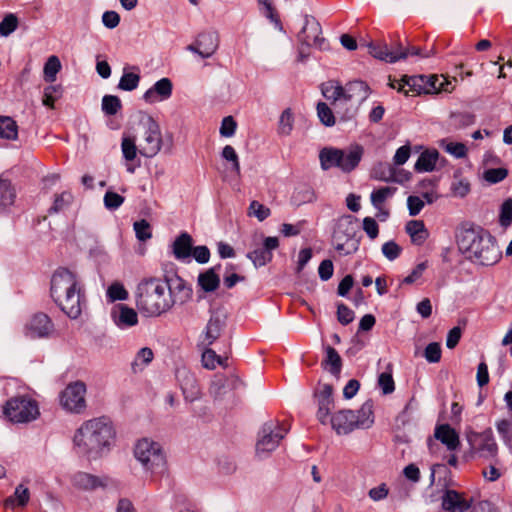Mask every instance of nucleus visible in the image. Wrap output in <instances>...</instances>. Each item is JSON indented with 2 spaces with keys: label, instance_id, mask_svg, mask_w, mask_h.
<instances>
[{
  "label": "nucleus",
  "instance_id": "a18cd8bd",
  "mask_svg": "<svg viewBox=\"0 0 512 512\" xmlns=\"http://www.w3.org/2000/svg\"><path fill=\"white\" fill-rule=\"evenodd\" d=\"M294 125V117L290 108L285 109L278 121V134L288 136L291 134Z\"/></svg>",
  "mask_w": 512,
  "mask_h": 512
},
{
  "label": "nucleus",
  "instance_id": "680f3d73",
  "mask_svg": "<svg viewBox=\"0 0 512 512\" xmlns=\"http://www.w3.org/2000/svg\"><path fill=\"white\" fill-rule=\"evenodd\" d=\"M237 123L232 116H226L222 119L219 133L222 137L230 138L234 136Z\"/></svg>",
  "mask_w": 512,
  "mask_h": 512
},
{
  "label": "nucleus",
  "instance_id": "4468645a",
  "mask_svg": "<svg viewBox=\"0 0 512 512\" xmlns=\"http://www.w3.org/2000/svg\"><path fill=\"white\" fill-rule=\"evenodd\" d=\"M163 281L167 285V296L172 302L171 308L174 305H183L192 298V288L181 277L175 275Z\"/></svg>",
  "mask_w": 512,
  "mask_h": 512
},
{
  "label": "nucleus",
  "instance_id": "338daca9",
  "mask_svg": "<svg viewBox=\"0 0 512 512\" xmlns=\"http://www.w3.org/2000/svg\"><path fill=\"white\" fill-rule=\"evenodd\" d=\"M378 385L382 389L383 394L387 395L395 390V384L391 373L384 372L378 377Z\"/></svg>",
  "mask_w": 512,
  "mask_h": 512
},
{
  "label": "nucleus",
  "instance_id": "aec40b11",
  "mask_svg": "<svg viewBox=\"0 0 512 512\" xmlns=\"http://www.w3.org/2000/svg\"><path fill=\"white\" fill-rule=\"evenodd\" d=\"M333 389L331 385L325 384L317 394L318 399V411H317V419L322 424L330 423V411L333 408V398H332Z\"/></svg>",
  "mask_w": 512,
  "mask_h": 512
},
{
  "label": "nucleus",
  "instance_id": "4c0bfd02",
  "mask_svg": "<svg viewBox=\"0 0 512 512\" xmlns=\"http://www.w3.org/2000/svg\"><path fill=\"white\" fill-rule=\"evenodd\" d=\"M255 245L256 247L247 253V258H249L256 267L264 266L272 260V253L264 247H260L259 242L256 240Z\"/></svg>",
  "mask_w": 512,
  "mask_h": 512
},
{
  "label": "nucleus",
  "instance_id": "f257e3e1",
  "mask_svg": "<svg viewBox=\"0 0 512 512\" xmlns=\"http://www.w3.org/2000/svg\"><path fill=\"white\" fill-rule=\"evenodd\" d=\"M112 423L104 418L85 421L75 432L73 445L76 453L88 459H97L107 453L114 441Z\"/></svg>",
  "mask_w": 512,
  "mask_h": 512
},
{
  "label": "nucleus",
  "instance_id": "c9c22d12",
  "mask_svg": "<svg viewBox=\"0 0 512 512\" xmlns=\"http://www.w3.org/2000/svg\"><path fill=\"white\" fill-rule=\"evenodd\" d=\"M439 153L437 150L425 151L421 153L415 163V170L418 172H430L434 170L438 160Z\"/></svg>",
  "mask_w": 512,
  "mask_h": 512
},
{
  "label": "nucleus",
  "instance_id": "37998d69",
  "mask_svg": "<svg viewBox=\"0 0 512 512\" xmlns=\"http://www.w3.org/2000/svg\"><path fill=\"white\" fill-rule=\"evenodd\" d=\"M61 70V62L55 55L50 56L44 64L43 74L46 82L52 83L56 80L58 72Z\"/></svg>",
  "mask_w": 512,
  "mask_h": 512
},
{
  "label": "nucleus",
  "instance_id": "5701e85b",
  "mask_svg": "<svg viewBox=\"0 0 512 512\" xmlns=\"http://www.w3.org/2000/svg\"><path fill=\"white\" fill-rule=\"evenodd\" d=\"M370 94V88L367 83L361 80H354L346 84L344 87V102H352L361 104Z\"/></svg>",
  "mask_w": 512,
  "mask_h": 512
},
{
  "label": "nucleus",
  "instance_id": "6e6552de",
  "mask_svg": "<svg viewBox=\"0 0 512 512\" xmlns=\"http://www.w3.org/2000/svg\"><path fill=\"white\" fill-rule=\"evenodd\" d=\"M288 429L277 421H268L263 424L256 442V456L264 459L269 456L286 436Z\"/></svg>",
  "mask_w": 512,
  "mask_h": 512
},
{
  "label": "nucleus",
  "instance_id": "79ce46f5",
  "mask_svg": "<svg viewBox=\"0 0 512 512\" xmlns=\"http://www.w3.org/2000/svg\"><path fill=\"white\" fill-rule=\"evenodd\" d=\"M153 358H154V354L150 348H148V347L141 348L137 352L135 359L131 364V368H132L133 372L137 373V372L141 371L146 365H148L153 360Z\"/></svg>",
  "mask_w": 512,
  "mask_h": 512
},
{
  "label": "nucleus",
  "instance_id": "b1692460",
  "mask_svg": "<svg viewBox=\"0 0 512 512\" xmlns=\"http://www.w3.org/2000/svg\"><path fill=\"white\" fill-rule=\"evenodd\" d=\"M442 508L449 512H464L470 508V503L457 491L446 489L442 495Z\"/></svg>",
  "mask_w": 512,
  "mask_h": 512
},
{
  "label": "nucleus",
  "instance_id": "09e8293b",
  "mask_svg": "<svg viewBox=\"0 0 512 512\" xmlns=\"http://www.w3.org/2000/svg\"><path fill=\"white\" fill-rule=\"evenodd\" d=\"M122 108L121 100L114 95H105L102 98V111L108 115L113 116L117 114Z\"/></svg>",
  "mask_w": 512,
  "mask_h": 512
},
{
  "label": "nucleus",
  "instance_id": "864d4df0",
  "mask_svg": "<svg viewBox=\"0 0 512 512\" xmlns=\"http://www.w3.org/2000/svg\"><path fill=\"white\" fill-rule=\"evenodd\" d=\"M62 95L61 85H49L44 89L43 105L54 108L55 101Z\"/></svg>",
  "mask_w": 512,
  "mask_h": 512
},
{
  "label": "nucleus",
  "instance_id": "72a5a7b5",
  "mask_svg": "<svg viewBox=\"0 0 512 512\" xmlns=\"http://www.w3.org/2000/svg\"><path fill=\"white\" fill-rule=\"evenodd\" d=\"M354 419L357 429H365L372 426L374 423L372 402L366 401L358 411H354Z\"/></svg>",
  "mask_w": 512,
  "mask_h": 512
},
{
  "label": "nucleus",
  "instance_id": "bb28decb",
  "mask_svg": "<svg viewBox=\"0 0 512 512\" xmlns=\"http://www.w3.org/2000/svg\"><path fill=\"white\" fill-rule=\"evenodd\" d=\"M224 326V319L219 314H212L203 332L202 343L206 346L212 345L220 337Z\"/></svg>",
  "mask_w": 512,
  "mask_h": 512
},
{
  "label": "nucleus",
  "instance_id": "7c9ffc66",
  "mask_svg": "<svg viewBox=\"0 0 512 512\" xmlns=\"http://www.w3.org/2000/svg\"><path fill=\"white\" fill-rule=\"evenodd\" d=\"M218 36L213 32L201 33L197 38V45L201 47L200 56L202 58L211 57L218 48Z\"/></svg>",
  "mask_w": 512,
  "mask_h": 512
},
{
  "label": "nucleus",
  "instance_id": "5fc2aeb1",
  "mask_svg": "<svg viewBox=\"0 0 512 512\" xmlns=\"http://www.w3.org/2000/svg\"><path fill=\"white\" fill-rule=\"evenodd\" d=\"M451 190L454 196L463 198L470 192V183L467 179L454 174Z\"/></svg>",
  "mask_w": 512,
  "mask_h": 512
},
{
  "label": "nucleus",
  "instance_id": "69168bd1",
  "mask_svg": "<svg viewBox=\"0 0 512 512\" xmlns=\"http://www.w3.org/2000/svg\"><path fill=\"white\" fill-rule=\"evenodd\" d=\"M124 202V197L121 195L107 191L104 195V205L109 210H116L119 208Z\"/></svg>",
  "mask_w": 512,
  "mask_h": 512
},
{
  "label": "nucleus",
  "instance_id": "49530a36",
  "mask_svg": "<svg viewBox=\"0 0 512 512\" xmlns=\"http://www.w3.org/2000/svg\"><path fill=\"white\" fill-rule=\"evenodd\" d=\"M139 82L140 75L138 73L128 72L124 69L118 83V88L123 91H133L138 87Z\"/></svg>",
  "mask_w": 512,
  "mask_h": 512
},
{
  "label": "nucleus",
  "instance_id": "473e14b6",
  "mask_svg": "<svg viewBox=\"0 0 512 512\" xmlns=\"http://www.w3.org/2000/svg\"><path fill=\"white\" fill-rule=\"evenodd\" d=\"M73 485L83 490H93L105 486L104 482L97 476L85 472H78L72 478Z\"/></svg>",
  "mask_w": 512,
  "mask_h": 512
},
{
  "label": "nucleus",
  "instance_id": "f03ea898",
  "mask_svg": "<svg viewBox=\"0 0 512 512\" xmlns=\"http://www.w3.org/2000/svg\"><path fill=\"white\" fill-rule=\"evenodd\" d=\"M459 249L480 265L492 266L501 258V251L495 237L480 226L464 223L457 232Z\"/></svg>",
  "mask_w": 512,
  "mask_h": 512
},
{
  "label": "nucleus",
  "instance_id": "39448f33",
  "mask_svg": "<svg viewBox=\"0 0 512 512\" xmlns=\"http://www.w3.org/2000/svg\"><path fill=\"white\" fill-rule=\"evenodd\" d=\"M364 153L361 145H351L347 149L323 148L320 151L319 159L321 168L329 170L337 167L345 173L353 171L359 164Z\"/></svg>",
  "mask_w": 512,
  "mask_h": 512
},
{
  "label": "nucleus",
  "instance_id": "4d7b16f0",
  "mask_svg": "<svg viewBox=\"0 0 512 512\" xmlns=\"http://www.w3.org/2000/svg\"><path fill=\"white\" fill-rule=\"evenodd\" d=\"M317 114L322 124L325 126H333L335 124V117L331 108L324 102L317 104Z\"/></svg>",
  "mask_w": 512,
  "mask_h": 512
},
{
  "label": "nucleus",
  "instance_id": "9d476101",
  "mask_svg": "<svg viewBox=\"0 0 512 512\" xmlns=\"http://www.w3.org/2000/svg\"><path fill=\"white\" fill-rule=\"evenodd\" d=\"M402 81L403 84L400 85L398 91L405 95H410V93L415 95L432 94L446 90L443 87V82H440L436 75L404 76Z\"/></svg>",
  "mask_w": 512,
  "mask_h": 512
},
{
  "label": "nucleus",
  "instance_id": "a878e982",
  "mask_svg": "<svg viewBox=\"0 0 512 512\" xmlns=\"http://www.w3.org/2000/svg\"><path fill=\"white\" fill-rule=\"evenodd\" d=\"M171 247L175 259L183 262L189 260L193 249V238L187 232H182L176 237Z\"/></svg>",
  "mask_w": 512,
  "mask_h": 512
},
{
  "label": "nucleus",
  "instance_id": "a211bd4d",
  "mask_svg": "<svg viewBox=\"0 0 512 512\" xmlns=\"http://www.w3.org/2000/svg\"><path fill=\"white\" fill-rule=\"evenodd\" d=\"M355 233V227L351 220V217L341 218L334 230L333 238L337 242L336 250L344 252L345 254L351 253V250L346 249L345 246L349 242Z\"/></svg>",
  "mask_w": 512,
  "mask_h": 512
},
{
  "label": "nucleus",
  "instance_id": "603ef678",
  "mask_svg": "<svg viewBox=\"0 0 512 512\" xmlns=\"http://www.w3.org/2000/svg\"><path fill=\"white\" fill-rule=\"evenodd\" d=\"M221 156L224 160L231 163V171L237 176L240 175V161L236 150L231 145H226L221 152Z\"/></svg>",
  "mask_w": 512,
  "mask_h": 512
},
{
  "label": "nucleus",
  "instance_id": "f8f14e48",
  "mask_svg": "<svg viewBox=\"0 0 512 512\" xmlns=\"http://www.w3.org/2000/svg\"><path fill=\"white\" fill-rule=\"evenodd\" d=\"M86 385L82 381L69 383L60 394L61 407L70 413L80 414L86 409Z\"/></svg>",
  "mask_w": 512,
  "mask_h": 512
},
{
  "label": "nucleus",
  "instance_id": "7ed1b4c3",
  "mask_svg": "<svg viewBox=\"0 0 512 512\" xmlns=\"http://www.w3.org/2000/svg\"><path fill=\"white\" fill-rule=\"evenodd\" d=\"M51 296L61 310L71 319H77L85 305V295L80 280L67 268L57 269L51 278Z\"/></svg>",
  "mask_w": 512,
  "mask_h": 512
},
{
  "label": "nucleus",
  "instance_id": "c03bdc74",
  "mask_svg": "<svg viewBox=\"0 0 512 512\" xmlns=\"http://www.w3.org/2000/svg\"><path fill=\"white\" fill-rule=\"evenodd\" d=\"M371 176L376 180L388 182L394 180L395 170L391 164L378 163L373 167Z\"/></svg>",
  "mask_w": 512,
  "mask_h": 512
},
{
  "label": "nucleus",
  "instance_id": "9b49d317",
  "mask_svg": "<svg viewBox=\"0 0 512 512\" xmlns=\"http://www.w3.org/2000/svg\"><path fill=\"white\" fill-rule=\"evenodd\" d=\"M466 438L471 452L478 457L491 460L497 456L498 446L491 429L483 432L468 431Z\"/></svg>",
  "mask_w": 512,
  "mask_h": 512
},
{
  "label": "nucleus",
  "instance_id": "393cba45",
  "mask_svg": "<svg viewBox=\"0 0 512 512\" xmlns=\"http://www.w3.org/2000/svg\"><path fill=\"white\" fill-rule=\"evenodd\" d=\"M177 377L185 398L189 401L198 399L200 396V389L195 376L189 371L182 369L178 370Z\"/></svg>",
  "mask_w": 512,
  "mask_h": 512
},
{
  "label": "nucleus",
  "instance_id": "f3484780",
  "mask_svg": "<svg viewBox=\"0 0 512 512\" xmlns=\"http://www.w3.org/2000/svg\"><path fill=\"white\" fill-rule=\"evenodd\" d=\"M54 331L51 319L44 313H37L25 325V335L31 339L50 336Z\"/></svg>",
  "mask_w": 512,
  "mask_h": 512
},
{
  "label": "nucleus",
  "instance_id": "2f4dec72",
  "mask_svg": "<svg viewBox=\"0 0 512 512\" xmlns=\"http://www.w3.org/2000/svg\"><path fill=\"white\" fill-rule=\"evenodd\" d=\"M321 91L327 100L332 101L335 108L339 103L344 102V87L336 81H327L323 83Z\"/></svg>",
  "mask_w": 512,
  "mask_h": 512
},
{
  "label": "nucleus",
  "instance_id": "cd10ccee",
  "mask_svg": "<svg viewBox=\"0 0 512 512\" xmlns=\"http://www.w3.org/2000/svg\"><path fill=\"white\" fill-rule=\"evenodd\" d=\"M434 436L450 451L456 450L460 445L459 435L448 424L436 427Z\"/></svg>",
  "mask_w": 512,
  "mask_h": 512
},
{
  "label": "nucleus",
  "instance_id": "c756f323",
  "mask_svg": "<svg viewBox=\"0 0 512 512\" xmlns=\"http://www.w3.org/2000/svg\"><path fill=\"white\" fill-rule=\"evenodd\" d=\"M405 230L415 245H422L429 236V232L421 220L408 221Z\"/></svg>",
  "mask_w": 512,
  "mask_h": 512
},
{
  "label": "nucleus",
  "instance_id": "412c9836",
  "mask_svg": "<svg viewBox=\"0 0 512 512\" xmlns=\"http://www.w3.org/2000/svg\"><path fill=\"white\" fill-rule=\"evenodd\" d=\"M111 317L115 325L121 329L133 327L138 324L137 312L125 304L114 306Z\"/></svg>",
  "mask_w": 512,
  "mask_h": 512
},
{
  "label": "nucleus",
  "instance_id": "3c124183",
  "mask_svg": "<svg viewBox=\"0 0 512 512\" xmlns=\"http://www.w3.org/2000/svg\"><path fill=\"white\" fill-rule=\"evenodd\" d=\"M106 295L110 302H115L118 300L124 301V300H127L129 297L128 291L125 289L123 284H121L120 282L112 283L108 287Z\"/></svg>",
  "mask_w": 512,
  "mask_h": 512
},
{
  "label": "nucleus",
  "instance_id": "052dcab7",
  "mask_svg": "<svg viewBox=\"0 0 512 512\" xmlns=\"http://www.w3.org/2000/svg\"><path fill=\"white\" fill-rule=\"evenodd\" d=\"M508 175L506 168H490L484 172V179L492 184H496L504 180Z\"/></svg>",
  "mask_w": 512,
  "mask_h": 512
},
{
  "label": "nucleus",
  "instance_id": "a19ab883",
  "mask_svg": "<svg viewBox=\"0 0 512 512\" xmlns=\"http://www.w3.org/2000/svg\"><path fill=\"white\" fill-rule=\"evenodd\" d=\"M395 191L396 188L389 186L381 187L377 190H374L370 196L372 205L377 210H381L384 202L387 199L391 198L394 195Z\"/></svg>",
  "mask_w": 512,
  "mask_h": 512
},
{
  "label": "nucleus",
  "instance_id": "0eeeda50",
  "mask_svg": "<svg viewBox=\"0 0 512 512\" xmlns=\"http://www.w3.org/2000/svg\"><path fill=\"white\" fill-rule=\"evenodd\" d=\"M3 414L12 423H27L35 420L40 412L35 400L27 396H16L5 403Z\"/></svg>",
  "mask_w": 512,
  "mask_h": 512
},
{
  "label": "nucleus",
  "instance_id": "58836bf2",
  "mask_svg": "<svg viewBox=\"0 0 512 512\" xmlns=\"http://www.w3.org/2000/svg\"><path fill=\"white\" fill-rule=\"evenodd\" d=\"M475 122V115L468 111H457L450 114V125L454 129L468 127Z\"/></svg>",
  "mask_w": 512,
  "mask_h": 512
},
{
  "label": "nucleus",
  "instance_id": "de8ad7c7",
  "mask_svg": "<svg viewBox=\"0 0 512 512\" xmlns=\"http://www.w3.org/2000/svg\"><path fill=\"white\" fill-rule=\"evenodd\" d=\"M326 365H329V371L333 375H338L341 371L342 360L338 352L331 346L326 348V359L324 361Z\"/></svg>",
  "mask_w": 512,
  "mask_h": 512
},
{
  "label": "nucleus",
  "instance_id": "bf43d9fd",
  "mask_svg": "<svg viewBox=\"0 0 512 512\" xmlns=\"http://www.w3.org/2000/svg\"><path fill=\"white\" fill-rule=\"evenodd\" d=\"M133 227L138 240L147 241L152 237L151 226L145 219L136 221Z\"/></svg>",
  "mask_w": 512,
  "mask_h": 512
},
{
  "label": "nucleus",
  "instance_id": "f704fd0d",
  "mask_svg": "<svg viewBox=\"0 0 512 512\" xmlns=\"http://www.w3.org/2000/svg\"><path fill=\"white\" fill-rule=\"evenodd\" d=\"M30 499V491L23 484H19L13 495L9 496L4 501L5 508L15 509L16 507H24Z\"/></svg>",
  "mask_w": 512,
  "mask_h": 512
},
{
  "label": "nucleus",
  "instance_id": "2eb2a0df",
  "mask_svg": "<svg viewBox=\"0 0 512 512\" xmlns=\"http://www.w3.org/2000/svg\"><path fill=\"white\" fill-rule=\"evenodd\" d=\"M244 386L243 381L236 375L217 374L211 381L209 393L215 399H223L229 392Z\"/></svg>",
  "mask_w": 512,
  "mask_h": 512
},
{
  "label": "nucleus",
  "instance_id": "dca6fc26",
  "mask_svg": "<svg viewBox=\"0 0 512 512\" xmlns=\"http://www.w3.org/2000/svg\"><path fill=\"white\" fill-rule=\"evenodd\" d=\"M369 53L377 59L395 63L401 59H406L408 57V51L403 49L401 44H395V46L389 47L386 43H369L368 44Z\"/></svg>",
  "mask_w": 512,
  "mask_h": 512
},
{
  "label": "nucleus",
  "instance_id": "c85d7f7f",
  "mask_svg": "<svg viewBox=\"0 0 512 512\" xmlns=\"http://www.w3.org/2000/svg\"><path fill=\"white\" fill-rule=\"evenodd\" d=\"M220 265L209 268L203 273L198 275V285L205 292H214L220 285V278L217 274V270Z\"/></svg>",
  "mask_w": 512,
  "mask_h": 512
},
{
  "label": "nucleus",
  "instance_id": "e433bc0d",
  "mask_svg": "<svg viewBox=\"0 0 512 512\" xmlns=\"http://www.w3.org/2000/svg\"><path fill=\"white\" fill-rule=\"evenodd\" d=\"M18 125L9 116H0V137L7 140H16Z\"/></svg>",
  "mask_w": 512,
  "mask_h": 512
},
{
  "label": "nucleus",
  "instance_id": "ddd939ff",
  "mask_svg": "<svg viewBox=\"0 0 512 512\" xmlns=\"http://www.w3.org/2000/svg\"><path fill=\"white\" fill-rule=\"evenodd\" d=\"M322 28L317 19L310 15L304 16V25L297 38L302 46L322 48L325 39L321 36Z\"/></svg>",
  "mask_w": 512,
  "mask_h": 512
},
{
  "label": "nucleus",
  "instance_id": "423d86ee",
  "mask_svg": "<svg viewBox=\"0 0 512 512\" xmlns=\"http://www.w3.org/2000/svg\"><path fill=\"white\" fill-rule=\"evenodd\" d=\"M134 456L142 467L151 472H159L165 468L166 456L160 443L143 438L134 448Z\"/></svg>",
  "mask_w": 512,
  "mask_h": 512
},
{
  "label": "nucleus",
  "instance_id": "8fccbe9b",
  "mask_svg": "<svg viewBox=\"0 0 512 512\" xmlns=\"http://www.w3.org/2000/svg\"><path fill=\"white\" fill-rule=\"evenodd\" d=\"M121 150L125 160L133 161L139 152L135 138L129 136L123 137L121 142Z\"/></svg>",
  "mask_w": 512,
  "mask_h": 512
},
{
  "label": "nucleus",
  "instance_id": "1a4fd4ad",
  "mask_svg": "<svg viewBox=\"0 0 512 512\" xmlns=\"http://www.w3.org/2000/svg\"><path fill=\"white\" fill-rule=\"evenodd\" d=\"M143 126L142 141L139 144V153L147 158L156 156L162 147V134L158 122L150 115L141 119Z\"/></svg>",
  "mask_w": 512,
  "mask_h": 512
},
{
  "label": "nucleus",
  "instance_id": "e2e57ef3",
  "mask_svg": "<svg viewBox=\"0 0 512 512\" xmlns=\"http://www.w3.org/2000/svg\"><path fill=\"white\" fill-rule=\"evenodd\" d=\"M424 357L430 363H437L441 359V347L437 342L429 343L424 350Z\"/></svg>",
  "mask_w": 512,
  "mask_h": 512
},
{
  "label": "nucleus",
  "instance_id": "0e129e2a",
  "mask_svg": "<svg viewBox=\"0 0 512 512\" xmlns=\"http://www.w3.org/2000/svg\"><path fill=\"white\" fill-rule=\"evenodd\" d=\"M72 200L73 196L70 192H62L61 194L56 196L53 206L50 208V210L53 212H59L68 207L71 204Z\"/></svg>",
  "mask_w": 512,
  "mask_h": 512
},
{
  "label": "nucleus",
  "instance_id": "ea45409f",
  "mask_svg": "<svg viewBox=\"0 0 512 512\" xmlns=\"http://www.w3.org/2000/svg\"><path fill=\"white\" fill-rule=\"evenodd\" d=\"M15 191L11 182L3 177H0V208H5L14 203Z\"/></svg>",
  "mask_w": 512,
  "mask_h": 512
},
{
  "label": "nucleus",
  "instance_id": "13d9d810",
  "mask_svg": "<svg viewBox=\"0 0 512 512\" xmlns=\"http://www.w3.org/2000/svg\"><path fill=\"white\" fill-rule=\"evenodd\" d=\"M18 27V18L15 14H7L0 23V35L9 36Z\"/></svg>",
  "mask_w": 512,
  "mask_h": 512
},
{
  "label": "nucleus",
  "instance_id": "6ab92c4d",
  "mask_svg": "<svg viewBox=\"0 0 512 512\" xmlns=\"http://www.w3.org/2000/svg\"><path fill=\"white\" fill-rule=\"evenodd\" d=\"M173 91V84L169 78H161L156 81L144 94L143 100L149 104L168 100Z\"/></svg>",
  "mask_w": 512,
  "mask_h": 512
},
{
  "label": "nucleus",
  "instance_id": "20e7f679",
  "mask_svg": "<svg viewBox=\"0 0 512 512\" xmlns=\"http://www.w3.org/2000/svg\"><path fill=\"white\" fill-rule=\"evenodd\" d=\"M171 303L167 296V285L161 278L147 277L138 283L135 304L144 316H160L171 309Z\"/></svg>",
  "mask_w": 512,
  "mask_h": 512
},
{
  "label": "nucleus",
  "instance_id": "774afa93",
  "mask_svg": "<svg viewBox=\"0 0 512 512\" xmlns=\"http://www.w3.org/2000/svg\"><path fill=\"white\" fill-rule=\"evenodd\" d=\"M512 222V199H507L501 205L500 223L502 226L507 227Z\"/></svg>",
  "mask_w": 512,
  "mask_h": 512
},
{
  "label": "nucleus",
  "instance_id": "4be33fe9",
  "mask_svg": "<svg viewBox=\"0 0 512 512\" xmlns=\"http://www.w3.org/2000/svg\"><path fill=\"white\" fill-rule=\"evenodd\" d=\"M354 420V411L340 410L331 416L330 424L338 435H346L357 429Z\"/></svg>",
  "mask_w": 512,
  "mask_h": 512
},
{
  "label": "nucleus",
  "instance_id": "6e6d98bb",
  "mask_svg": "<svg viewBox=\"0 0 512 512\" xmlns=\"http://www.w3.org/2000/svg\"><path fill=\"white\" fill-rule=\"evenodd\" d=\"M270 214L271 210L256 200H253L249 205L248 215L256 217L259 221H264Z\"/></svg>",
  "mask_w": 512,
  "mask_h": 512
}]
</instances>
